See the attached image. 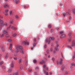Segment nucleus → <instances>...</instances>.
<instances>
[{
    "mask_svg": "<svg viewBox=\"0 0 75 75\" xmlns=\"http://www.w3.org/2000/svg\"><path fill=\"white\" fill-rule=\"evenodd\" d=\"M13 63H14V62H13V61H12L11 62V67H14V65H13Z\"/></svg>",
    "mask_w": 75,
    "mask_h": 75,
    "instance_id": "0eeeda50",
    "label": "nucleus"
},
{
    "mask_svg": "<svg viewBox=\"0 0 75 75\" xmlns=\"http://www.w3.org/2000/svg\"><path fill=\"white\" fill-rule=\"evenodd\" d=\"M14 60H17V58H14Z\"/></svg>",
    "mask_w": 75,
    "mask_h": 75,
    "instance_id": "864d4df0",
    "label": "nucleus"
},
{
    "mask_svg": "<svg viewBox=\"0 0 75 75\" xmlns=\"http://www.w3.org/2000/svg\"><path fill=\"white\" fill-rule=\"evenodd\" d=\"M50 31L51 32H52L53 31V30L52 29Z\"/></svg>",
    "mask_w": 75,
    "mask_h": 75,
    "instance_id": "3c124183",
    "label": "nucleus"
},
{
    "mask_svg": "<svg viewBox=\"0 0 75 75\" xmlns=\"http://www.w3.org/2000/svg\"><path fill=\"white\" fill-rule=\"evenodd\" d=\"M11 71H12V69H9L8 72H11Z\"/></svg>",
    "mask_w": 75,
    "mask_h": 75,
    "instance_id": "2eb2a0df",
    "label": "nucleus"
},
{
    "mask_svg": "<svg viewBox=\"0 0 75 75\" xmlns=\"http://www.w3.org/2000/svg\"><path fill=\"white\" fill-rule=\"evenodd\" d=\"M74 55L73 56V59H74L75 58V51H74Z\"/></svg>",
    "mask_w": 75,
    "mask_h": 75,
    "instance_id": "cd10ccee",
    "label": "nucleus"
},
{
    "mask_svg": "<svg viewBox=\"0 0 75 75\" xmlns=\"http://www.w3.org/2000/svg\"><path fill=\"white\" fill-rule=\"evenodd\" d=\"M19 1H16V4H17L18 2H19Z\"/></svg>",
    "mask_w": 75,
    "mask_h": 75,
    "instance_id": "2f4dec72",
    "label": "nucleus"
},
{
    "mask_svg": "<svg viewBox=\"0 0 75 75\" xmlns=\"http://www.w3.org/2000/svg\"><path fill=\"white\" fill-rule=\"evenodd\" d=\"M63 62V60L62 59H60V60L59 61V63L60 64H62V63Z\"/></svg>",
    "mask_w": 75,
    "mask_h": 75,
    "instance_id": "423d86ee",
    "label": "nucleus"
},
{
    "mask_svg": "<svg viewBox=\"0 0 75 75\" xmlns=\"http://www.w3.org/2000/svg\"><path fill=\"white\" fill-rule=\"evenodd\" d=\"M63 15L64 17H65L66 16V14L65 13H63Z\"/></svg>",
    "mask_w": 75,
    "mask_h": 75,
    "instance_id": "473e14b6",
    "label": "nucleus"
},
{
    "mask_svg": "<svg viewBox=\"0 0 75 75\" xmlns=\"http://www.w3.org/2000/svg\"><path fill=\"white\" fill-rule=\"evenodd\" d=\"M14 26H13L11 27V29H12L13 30H14Z\"/></svg>",
    "mask_w": 75,
    "mask_h": 75,
    "instance_id": "72a5a7b5",
    "label": "nucleus"
},
{
    "mask_svg": "<svg viewBox=\"0 0 75 75\" xmlns=\"http://www.w3.org/2000/svg\"><path fill=\"white\" fill-rule=\"evenodd\" d=\"M8 12V10H6V11H5V12L6 13H7Z\"/></svg>",
    "mask_w": 75,
    "mask_h": 75,
    "instance_id": "f704fd0d",
    "label": "nucleus"
},
{
    "mask_svg": "<svg viewBox=\"0 0 75 75\" xmlns=\"http://www.w3.org/2000/svg\"><path fill=\"white\" fill-rule=\"evenodd\" d=\"M46 66L45 65H44L43 66V68H44V70H45H45H48V69L47 68V67H46Z\"/></svg>",
    "mask_w": 75,
    "mask_h": 75,
    "instance_id": "39448f33",
    "label": "nucleus"
},
{
    "mask_svg": "<svg viewBox=\"0 0 75 75\" xmlns=\"http://www.w3.org/2000/svg\"><path fill=\"white\" fill-rule=\"evenodd\" d=\"M57 43H58V42H57V41H56L55 43H56V44H57Z\"/></svg>",
    "mask_w": 75,
    "mask_h": 75,
    "instance_id": "680f3d73",
    "label": "nucleus"
},
{
    "mask_svg": "<svg viewBox=\"0 0 75 75\" xmlns=\"http://www.w3.org/2000/svg\"><path fill=\"white\" fill-rule=\"evenodd\" d=\"M20 53L22 54H23L24 53V52L23 50H21V52Z\"/></svg>",
    "mask_w": 75,
    "mask_h": 75,
    "instance_id": "aec40b11",
    "label": "nucleus"
},
{
    "mask_svg": "<svg viewBox=\"0 0 75 75\" xmlns=\"http://www.w3.org/2000/svg\"><path fill=\"white\" fill-rule=\"evenodd\" d=\"M26 65H28V62H26Z\"/></svg>",
    "mask_w": 75,
    "mask_h": 75,
    "instance_id": "338daca9",
    "label": "nucleus"
},
{
    "mask_svg": "<svg viewBox=\"0 0 75 75\" xmlns=\"http://www.w3.org/2000/svg\"><path fill=\"white\" fill-rule=\"evenodd\" d=\"M33 62L34 63H36V62H37V61L36 60H33Z\"/></svg>",
    "mask_w": 75,
    "mask_h": 75,
    "instance_id": "5701e85b",
    "label": "nucleus"
},
{
    "mask_svg": "<svg viewBox=\"0 0 75 75\" xmlns=\"http://www.w3.org/2000/svg\"><path fill=\"white\" fill-rule=\"evenodd\" d=\"M3 63V62H1L0 63V65H2Z\"/></svg>",
    "mask_w": 75,
    "mask_h": 75,
    "instance_id": "ea45409f",
    "label": "nucleus"
},
{
    "mask_svg": "<svg viewBox=\"0 0 75 75\" xmlns=\"http://www.w3.org/2000/svg\"><path fill=\"white\" fill-rule=\"evenodd\" d=\"M40 64H43L45 63V62L44 60H42V62H40Z\"/></svg>",
    "mask_w": 75,
    "mask_h": 75,
    "instance_id": "f8f14e48",
    "label": "nucleus"
},
{
    "mask_svg": "<svg viewBox=\"0 0 75 75\" xmlns=\"http://www.w3.org/2000/svg\"><path fill=\"white\" fill-rule=\"evenodd\" d=\"M57 64H59V62L58 61H57Z\"/></svg>",
    "mask_w": 75,
    "mask_h": 75,
    "instance_id": "13d9d810",
    "label": "nucleus"
},
{
    "mask_svg": "<svg viewBox=\"0 0 75 75\" xmlns=\"http://www.w3.org/2000/svg\"><path fill=\"white\" fill-rule=\"evenodd\" d=\"M23 44H24L25 45H29V42L27 41H24L23 42Z\"/></svg>",
    "mask_w": 75,
    "mask_h": 75,
    "instance_id": "20e7f679",
    "label": "nucleus"
},
{
    "mask_svg": "<svg viewBox=\"0 0 75 75\" xmlns=\"http://www.w3.org/2000/svg\"><path fill=\"white\" fill-rule=\"evenodd\" d=\"M67 15H70V13H69V12H67Z\"/></svg>",
    "mask_w": 75,
    "mask_h": 75,
    "instance_id": "e433bc0d",
    "label": "nucleus"
},
{
    "mask_svg": "<svg viewBox=\"0 0 75 75\" xmlns=\"http://www.w3.org/2000/svg\"><path fill=\"white\" fill-rule=\"evenodd\" d=\"M50 51H51V52H52L53 51L52 48H50Z\"/></svg>",
    "mask_w": 75,
    "mask_h": 75,
    "instance_id": "c9c22d12",
    "label": "nucleus"
},
{
    "mask_svg": "<svg viewBox=\"0 0 75 75\" xmlns=\"http://www.w3.org/2000/svg\"><path fill=\"white\" fill-rule=\"evenodd\" d=\"M11 27V25H10L9 27H8V28H7V31L8 30V29H9V28H10Z\"/></svg>",
    "mask_w": 75,
    "mask_h": 75,
    "instance_id": "7c9ffc66",
    "label": "nucleus"
},
{
    "mask_svg": "<svg viewBox=\"0 0 75 75\" xmlns=\"http://www.w3.org/2000/svg\"><path fill=\"white\" fill-rule=\"evenodd\" d=\"M7 33V32L5 30H4L3 32V34H5V33Z\"/></svg>",
    "mask_w": 75,
    "mask_h": 75,
    "instance_id": "dca6fc26",
    "label": "nucleus"
},
{
    "mask_svg": "<svg viewBox=\"0 0 75 75\" xmlns=\"http://www.w3.org/2000/svg\"><path fill=\"white\" fill-rule=\"evenodd\" d=\"M3 22L4 21H2V20H1V19H0V23H0V26H2L4 25V24H2Z\"/></svg>",
    "mask_w": 75,
    "mask_h": 75,
    "instance_id": "7ed1b4c3",
    "label": "nucleus"
},
{
    "mask_svg": "<svg viewBox=\"0 0 75 75\" xmlns=\"http://www.w3.org/2000/svg\"><path fill=\"white\" fill-rule=\"evenodd\" d=\"M19 48L21 49H23V47L22 46H19V45H17L16 47V49L17 50L16 52H19V50H18V49Z\"/></svg>",
    "mask_w": 75,
    "mask_h": 75,
    "instance_id": "f03ea898",
    "label": "nucleus"
},
{
    "mask_svg": "<svg viewBox=\"0 0 75 75\" xmlns=\"http://www.w3.org/2000/svg\"><path fill=\"white\" fill-rule=\"evenodd\" d=\"M52 61H53V62H54V61L55 60V59L54 57H52Z\"/></svg>",
    "mask_w": 75,
    "mask_h": 75,
    "instance_id": "c85d7f7f",
    "label": "nucleus"
},
{
    "mask_svg": "<svg viewBox=\"0 0 75 75\" xmlns=\"http://www.w3.org/2000/svg\"><path fill=\"white\" fill-rule=\"evenodd\" d=\"M63 33V31H61L60 32V34H62Z\"/></svg>",
    "mask_w": 75,
    "mask_h": 75,
    "instance_id": "603ef678",
    "label": "nucleus"
},
{
    "mask_svg": "<svg viewBox=\"0 0 75 75\" xmlns=\"http://www.w3.org/2000/svg\"><path fill=\"white\" fill-rule=\"evenodd\" d=\"M44 73H46V75H48V72H46V71H45V70H44Z\"/></svg>",
    "mask_w": 75,
    "mask_h": 75,
    "instance_id": "4468645a",
    "label": "nucleus"
},
{
    "mask_svg": "<svg viewBox=\"0 0 75 75\" xmlns=\"http://www.w3.org/2000/svg\"><path fill=\"white\" fill-rule=\"evenodd\" d=\"M36 39H35H35H34V42H35V41H36Z\"/></svg>",
    "mask_w": 75,
    "mask_h": 75,
    "instance_id": "6e6d98bb",
    "label": "nucleus"
},
{
    "mask_svg": "<svg viewBox=\"0 0 75 75\" xmlns=\"http://www.w3.org/2000/svg\"><path fill=\"white\" fill-rule=\"evenodd\" d=\"M32 71V69H29V72H31Z\"/></svg>",
    "mask_w": 75,
    "mask_h": 75,
    "instance_id": "c03bdc74",
    "label": "nucleus"
},
{
    "mask_svg": "<svg viewBox=\"0 0 75 75\" xmlns=\"http://www.w3.org/2000/svg\"><path fill=\"white\" fill-rule=\"evenodd\" d=\"M65 36L66 35L64 34L63 35H62L61 38L64 37H65Z\"/></svg>",
    "mask_w": 75,
    "mask_h": 75,
    "instance_id": "a211bd4d",
    "label": "nucleus"
},
{
    "mask_svg": "<svg viewBox=\"0 0 75 75\" xmlns=\"http://www.w3.org/2000/svg\"><path fill=\"white\" fill-rule=\"evenodd\" d=\"M71 41V39H69V42H70Z\"/></svg>",
    "mask_w": 75,
    "mask_h": 75,
    "instance_id": "bf43d9fd",
    "label": "nucleus"
},
{
    "mask_svg": "<svg viewBox=\"0 0 75 75\" xmlns=\"http://www.w3.org/2000/svg\"><path fill=\"white\" fill-rule=\"evenodd\" d=\"M59 47V45H57V47L55 48V50L57 51H58L59 50L58 49L57 47Z\"/></svg>",
    "mask_w": 75,
    "mask_h": 75,
    "instance_id": "ddd939ff",
    "label": "nucleus"
},
{
    "mask_svg": "<svg viewBox=\"0 0 75 75\" xmlns=\"http://www.w3.org/2000/svg\"><path fill=\"white\" fill-rule=\"evenodd\" d=\"M8 15V13H5V16H7Z\"/></svg>",
    "mask_w": 75,
    "mask_h": 75,
    "instance_id": "5fc2aeb1",
    "label": "nucleus"
},
{
    "mask_svg": "<svg viewBox=\"0 0 75 75\" xmlns=\"http://www.w3.org/2000/svg\"><path fill=\"white\" fill-rule=\"evenodd\" d=\"M10 23H13V19H11V20Z\"/></svg>",
    "mask_w": 75,
    "mask_h": 75,
    "instance_id": "412c9836",
    "label": "nucleus"
},
{
    "mask_svg": "<svg viewBox=\"0 0 75 75\" xmlns=\"http://www.w3.org/2000/svg\"><path fill=\"white\" fill-rule=\"evenodd\" d=\"M0 18H3V17H2V16H0Z\"/></svg>",
    "mask_w": 75,
    "mask_h": 75,
    "instance_id": "e2e57ef3",
    "label": "nucleus"
},
{
    "mask_svg": "<svg viewBox=\"0 0 75 75\" xmlns=\"http://www.w3.org/2000/svg\"><path fill=\"white\" fill-rule=\"evenodd\" d=\"M2 50L3 51H4V49L3 48H2Z\"/></svg>",
    "mask_w": 75,
    "mask_h": 75,
    "instance_id": "49530a36",
    "label": "nucleus"
},
{
    "mask_svg": "<svg viewBox=\"0 0 75 75\" xmlns=\"http://www.w3.org/2000/svg\"><path fill=\"white\" fill-rule=\"evenodd\" d=\"M72 65V66H75V64H74V63H72L71 64Z\"/></svg>",
    "mask_w": 75,
    "mask_h": 75,
    "instance_id": "58836bf2",
    "label": "nucleus"
},
{
    "mask_svg": "<svg viewBox=\"0 0 75 75\" xmlns=\"http://www.w3.org/2000/svg\"><path fill=\"white\" fill-rule=\"evenodd\" d=\"M72 11H73V12L74 14H75V9H73Z\"/></svg>",
    "mask_w": 75,
    "mask_h": 75,
    "instance_id": "f3484780",
    "label": "nucleus"
},
{
    "mask_svg": "<svg viewBox=\"0 0 75 75\" xmlns=\"http://www.w3.org/2000/svg\"><path fill=\"white\" fill-rule=\"evenodd\" d=\"M62 70H63L64 69V68L63 67L62 68V69H61Z\"/></svg>",
    "mask_w": 75,
    "mask_h": 75,
    "instance_id": "052dcab7",
    "label": "nucleus"
},
{
    "mask_svg": "<svg viewBox=\"0 0 75 75\" xmlns=\"http://www.w3.org/2000/svg\"><path fill=\"white\" fill-rule=\"evenodd\" d=\"M35 75H37V73L36 72H35L34 73Z\"/></svg>",
    "mask_w": 75,
    "mask_h": 75,
    "instance_id": "79ce46f5",
    "label": "nucleus"
},
{
    "mask_svg": "<svg viewBox=\"0 0 75 75\" xmlns=\"http://www.w3.org/2000/svg\"><path fill=\"white\" fill-rule=\"evenodd\" d=\"M16 18L17 19H18V16H16Z\"/></svg>",
    "mask_w": 75,
    "mask_h": 75,
    "instance_id": "4c0bfd02",
    "label": "nucleus"
},
{
    "mask_svg": "<svg viewBox=\"0 0 75 75\" xmlns=\"http://www.w3.org/2000/svg\"><path fill=\"white\" fill-rule=\"evenodd\" d=\"M51 26H52V25H48V27H49V28H51Z\"/></svg>",
    "mask_w": 75,
    "mask_h": 75,
    "instance_id": "393cba45",
    "label": "nucleus"
},
{
    "mask_svg": "<svg viewBox=\"0 0 75 75\" xmlns=\"http://www.w3.org/2000/svg\"><path fill=\"white\" fill-rule=\"evenodd\" d=\"M9 35L8 34H6V37H9Z\"/></svg>",
    "mask_w": 75,
    "mask_h": 75,
    "instance_id": "b1692460",
    "label": "nucleus"
},
{
    "mask_svg": "<svg viewBox=\"0 0 75 75\" xmlns=\"http://www.w3.org/2000/svg\"><path fill=\"white\" fill-rule=\"evenodd\" d=\"M71 46L72 47H74V46H75V43L74 42V41H73L72 42V43L71 44Z\"/></svg>",
    "mask_w": 75,
    "mask_h": 75,
    "instance_id": "1a4fd4ad",
    "label": "nucleus"
},
{
    "mask_svg": "<svg viewBox=\"0 0 75 75\" xmlns=\"http://www.w3.org/2000/svg\"><path fill=\"white\" fill-rule=\"evenodd\" d=\"M8 55H6V56L5 57V58L6 59H8Z\"/></svg>",
    "mask_w": 75,
    "mask_h": 75,
    "instance_id": "4be33fe9",
    "label": "nucleus"
},
{
    "mask_svg": "<svg viewBox=\"0 0 75 75\" xmlns=\"http://www.w3.org/2000/svg\"><path fill=\"white\" fill-rule=\"evenodd\" d=\"M12 14V11H10V14L11 15Z\"/></svg>",
    "mask_w": 75,
    "mask_h": 75,
    "instance_id": "a19ab883",
    "label": "nucleus"
},
{
    "mask_svg": "<svg viewBox=\"0 0 75 75\" xmlns=\"http://www.w3.org/2000/svg\"><path fill=\"white\" fill-rule=\"evenodd\" d=\"M16 34H14L12 35V36L13 37H15L16 36Z\"/></svg>",
    "mask_w": 75,
    "mask_h": 75,
    "instance_id": "bb28decb",
    "label": "nucleus"
},
{
    "mask_svg": "<svg viewBox=\"0 0 75 75\" xmlns=\"http://www.w3.org/2000/svg\"><path fill=\"white\" fill-rule=\"evenodd\" d=\"M69 19L70 20H71V16H69Z\"/></svg>",
    "mask_w": 75,
    "mask_h": 75,
    "instance_id": "a18cd8bd",
    "label": "nucleus"
},
{
    "mask_svg": "<svg viewBox=\"0 0 75 75\" xmlns=\"http://www.w3.org/2000/svg\"><path fill=\"white\" fill-rule=\"evenodd\" d=\"M15 30H17V28H14V29Z\"/></svg>",
    "mask_w": 75,
    "mask_h": 75,
    "instance_id": "69168bd1",
    "label": "nucleus"
},
{
    "mask_svg": "<svg viewBox=\"0 0 75 75\" xmlns=\"http://www.w3.org/2000/svg\"><path fill=\"white\" fill-rule=\"evenodd\" d=\"M55 38L53 37H50L49 38V41H48L47 39H46V42L47 43L48 42V43L49 44L50 43V41L51 40H54Z\"/></svg>",
    "mask_w": 75,
    "mask_h": 75,
    "instance_id": "f257e3e1",
    "label": "nucleus"
},
{
    "mask_svg": "<svg viewBox=\"0 0 75 75\" xmlns=\"http://www.w3.org/2000/svg\"><path fill=\"white\" fill-rule=\"evenodd\" d=\"M4 35V34H2V35H1V38H2Z\"/></svg>",
    "mask_w": 75,
    "mask_h": 75,
    "instance_id": "09e8293b",
    "label": "nucleus"
},
{
    "mask_svg": "<svg viewBox=\"0 0 75 75\" xmlns=\"http://www.w3.org/2000/svg\"><path fill=\"white\" fill-rule=\"evenodd\" d=\"M71 35V33H69V36H70V35Z\"/></svg>",
    "mask_w": 75,
    "mask_h": 75,
    "instance_id": "4d7b16f0",
    "label": "nucleus"
},
{
    "mask_svg": "<svg viewBox=\"0 0 75 75\" xmlns=\"http://www.w3.org/2000/svg\"><path fill=\"white\" fill-rule=\"evenodd\" d=\"M21 61H22V60L21 59H20L19 60V63H21Z\"/></svg>",
    "mask_w": 75,
    "mask_h": 75,
    "instance_id": "a878e982",
    "label": "nucleus"
},
{
    "mask_svg": "<svg viewBox=\"0 0 75 75\" xmlns=\"http://www.w3.org/2000/svg\"><path fill=\"white\" fill-rule=\"evenodd\" d=\"M36 45V43H35V44H34L33 45V46L35 47V46Z\"/></svg>",
    "mask_w": 75,
    "mask_h": 75,
    "instance_id": "37998d69",
    "label": "nucleus"
},
{
    "mask_svg": "<svg viewBox=\"0 0 75 75\" xmlns=\"http://www.w3.org/2000/svg\"><path fill=\"white\" fill-rule=\"evenodd\" d=\"M4 25L5 26H7V22H5V23H4Z\"/></svg>",
    "mask_w": 75,
    "mask_h": 75,
    "instance_id": "6ab92c4d",
    "label": "nucleus"
},
{
    "mask_svg": "<svg viewBox=\"0 0 75 75\" xmlns=\"http://www.w3.org/2000/svg\"><path fill=\"white\" fill-rule=\"evenodd\" d=\"M12 46V44H10V46L9 47V49L11 50Z\"/></svg>",
    "mask_w": 75,
    "mask_h": 75,
    "instance_id": "9b49d317",
    "label": "nucleus"
},
{
    "mask_svg": "<svg viewBox=\"0 0 75 75\" xmlns=\"http://www.w3.org/2000/svg\"><path fill=\"white\" fill-rule=\"evenodd\" d=\"M46 47H47V45H45V46H44V47L45 48H46Z\"/></svg>",
    "mask_w": 75,
    "mask_h": 75,
    "instance_id": "de8ad7c7",
    "label": "nucleus"
},
{
    "mask_svg": "<svg viewBox=\"0 0 75 75\" xmlns=\"http://www.w3.org/2000/svg\"><path fill=\"white\" fill-rule=\"evenodd\" d=\"M8 41L9 42H11V39H8Z\"/></svg>",
    "mask_w": 75,
    "mask_h": 75,
    "instance_id": "c756f323",
    "label": "nucleus"
},
{
    "mask_svg": "<svg viewBox=\"0 0 75 75\" xmlns=\"http://www.w3.org/2000/svg\"><path fill=\"white\" fill-rule=\"evenodd\" d=\"M52 74V73L50 72V75H51Z\"/></svg>",
    "mask_w": 75,
    "mask_h": 75,
    "instance_id": "0e129e2a",
    "label": "nucleus"
},
{
    "mask_svg": "<svg viewBox=\"0 0 75 75\" xmlns=\"http://www.w3.org/2000/svg\"><path fill=\"white\" fill-rule=\"evenodd\" d=\"M10 51H11L12 52H13V50H11Z\"/></svg>",
    "mask_w": 75,
    "mask_h": 75,
    "instance_id": "774afa93",
    "label": "nucleus"
},
{
    "mask_svg": "<svg viewBox=\"0 0 75 75\" xmlns=\"http://www.w3.org/2000/svg\"><path fill=\"white\" fill-rule=\"evenodd\" d=\"M13 75H19V74L18 72H16L15 73H13Z\"/></svg>",
    "mask_w": 75,
    "mask_h": 75,
    "instance_id": "9d476101",
    "label": "nucleus"
},
{
    "mask_svg": "<svg viewBox=\"0 0 75 75\" xmlns=\"http://www.w3.org/2000/svg\"><path fill=\"white\" fill-rule=\"evenodd\" d=\"M49 51L48 50H47V54L49 53Z\"/></svg>",
    "mask_w": 75,
    "mask_h": 75,
    "instance_id": "8fccbe9b",
    "label": "nucleus"
},
{
    "mask_svg": "<svg viewBox=\"0 0 75 75\" xmlns=\"http://www.w3.org/2000/svg\"><path fill=\"white\" fill-rule=\"evenodd\" d=\"M9 6L8 5V4H5L4 5V8H6V7H8Z\"/></svg>",
    "mask_w": 75,
    "mask_h": 75,
    "instance_id": "6e6552de",
    "label": "nucleus"
}]
</instances>
